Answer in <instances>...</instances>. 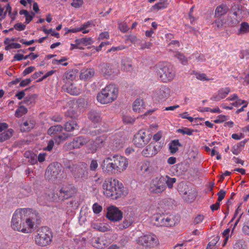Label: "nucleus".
<instances>
[{
	"mask_svg": "<svg viewBox=\"0 0 249 249\" xmlns=\"http://www.w3.org/2000/svg\"><path fill=\"white\" fill-rule=\"evenodd\" d=\"M116 173H121L125 171L128 166V160L124 157L119 155L113 156Z\"/></svg>",
	"mask_w": 249,
	"mask_h": 249,
	"instance_id": "obj_13",
	"label": "nucleus"
},
{
	"mask_svg": "<svg viewBox=\"0 0 249 249\" xmlns=\"http://www.w3.org/2000/svg\"><path fill=\"white\" fill-rule=\"evenodd\" d=\"M166 189L161 176L153 178L150 182L149 190L152 194L159 195Z\"/></svg>",
	"mask_w": 249,
	"mask_h": 249,
	"instance_id": "obj_8",
	"label": "nucleus"
},
{
	"mask_svg": "<svg viewBox=\"0 0 249 249\" xmlns=\"http://www.w3.org/2000/svg\"><path fill=\"white\" fill-rule=\"evenodd\" d=\"M151 134L146 129L140 130L135 135L133 142L136 146L142 147L146 145L151 139Z\"/></svg>",
	"mask_w": 249,
	"mask_h": 249,
	"instance_id": "obj_7",
	"label": "nucleus"
},
{
	"mask_svg": "<svg viewBox=\"0 0 249 249\" xmlns=\"http://www.w3.org/2000/svg\"><path fill=\"white\" fill-rule=\"evenodd\" d=\"M133 222V217L130 216H126L124 217L123 222L120 223L118 227L119 229L123 230L129 227Z\"/></svg>",
	"mask_w": 249,
	"mask_h": 249,
	"instance_id": "obj_30",
	"label": "nucleus"
},
{
	"mask_svg": "<svg viewBox=\"0 0 249 249\" xmlns=\"http://www.w3.org/2000/svg\"><path fill=\"white\" fill-rule=\"evenodd\" d=\"M108 126L107 124H105L104 128H95L93 130H90L89 134L92 136H95L98 134H100L101 132H107L108 130Z\"/></svg>",
	"mask_w": 249,
	"mask_h": 249,
	"instance_id": "obj_40",
	"label": "nucleus"
},
{
	"mask_svg": "<svg viewBox=\"0 0 249 249\" xmlns=\"http://www.w3.org/2000/svg\"><path fill=\"white\" fill-rule=\"evenodd\" d=\"M168 3L167 0H160L158 2L152 6V9L155 10L163 9L167 7Z\"/></svg>",
	"mask_w": 249,
	"mask_h": 249,
	"instance_id": "obj_35",
	"label": "nucleus"
},
{
	"mask_svg": "<svg viewBox=\"0 0 249 249\" xmlns=\"http://www.w3.org/2000/svg\"><path fill=\"white\" fill-rule=\"evenodd\" d=\"M137 241L139 244L148 248L156 247L159 244L157 236L152 233H149L141 236L138 238Z\"/></svg>",
	"mask_w": 249,
	"mask_h": 249,
	"instance_id": "obj_10",
	"label": "nucleus"
},
{
	"mask_svg": "<svg viewBox=\"0 0 249 249\" xmlns=\"http://www.w3.org/2000/svg\"><path fill=\"white\" fill-rule=\"evenodd\" d=\"M88 118L92 122L95 124L99 123L101 121L100 113L94 110H91L89 112Z\"/></svg>",
	"mask_w": 249,
	"mask_h": 249,
	"instance_id": "obj_29",
	"label": "nucleus"
},
{
	"mask_svg": "<svg viewBox=\"0 0 249 249\" xmlns=\"http://www.w3.org/2000/svg\"><path fill=\"white\" fill-rule=\"evenodd\" d=\"M21 209H17L13 214L11 226L15 230L23 233H31L30 230L23 218Z\"/></svg>",
	"mask_w": 249,
	"mask_h": 249,
	"instance_id": "obj_4",
	"label": "nucleus"
},
{
	"mask_svg": "<svg viewBox=\"0 0 249 249\" xmlns=\"http://www.w3.org/2000/svg\"><path fill=\"white\" fill-rule=\"evenodd\" d=\"M102 73L105 75H110L112 73V69L109 64H103L101 65Z\"/></svg>",
	"mask_w": 249,
	"mask_h": 249,
	"instance_id": "obj_39",
	"label": "nucleus"
},
{
	"mask_svg": "<svg viewBox=\"0 0 249 249\" xmlns=\"http://www.w3.org/2000/svg\"><path fill=\"white\" fill-rule=\"evenodd\" d=\"M225 195L226 191H224L223 190H220L217 193V201L220 202L221 201H222L224 198Z\"/></svg>",
	"mask_w": 249,
	"mask_h": 249,
	"instance_id": "obj_62",
	"label": "nucleus"
},
{
	"mask_svg": "<svg viewBox=\"0 0 249 249\" xmlns=\"http://www.w3.org/2000/svg\"><path fill=\"white\" fill-rule=\"evenodd\" d=\"M35 69V68L33 66H30L26 68L22 72V75L25 76L32 72H33Z\"/></svg>",
	"mask_w": 249,
	"mask_h": 249,
	"instance_id": "obj_64",
	"label": "nucleus"
},
{
	"mask_svg": "<svg viewBox=\"0 0 249 249\" xmlns=\"http://www.w3.org/2000/svg\"><path fill=\"white\" fill-rule=\"evenodd\" d=\"M133 109L135 112H142L143 110V102L141 99H136L133 104Z\"/></svg>",
	"mask_w": 249,
	"mask_h": 249,
	"instance_id": "obj_33",
	"label": "nucleus"
},
{
	"mask_svg": "<svg viewBox=\"0 0 249 249\" xmlns=\"http://www.w3.org/2000/svg\"><path fill=\"white\" fill-rule=\"evenodd\" d=\"M114 158L106 157L103 160L101 167L103 171L108 175L115 174L116 173L115 162H113Z\"/></svg>",
	"mask_w": 249,
	"mask_h": 249,
	"instance_id": "obj_14",
	"label": "nucleus"
},
{
	"mask_svg": "<svg viewBox=\"0 0 249 249\" xmlns=\"http://www.w3.org/2000/svg\"><path fill=\"white\" fill-rule=\"evenodd\" d=\"M107 217L112 221H119L123 218V213L117 207L111 206L107 208Z\"/></svg>",
	"mask_w": 249,
	"mask_h": 249,
	"instance_id": "obj_20",
	"label": "nucleus"
},
{
	"mask_svg": "<svg viewBox=\"0 0 249 249\" xmlns=\"http://www.w3.org/2000/svg\"><path fill=\"white\" fill-rule=\"evenodd\" d=\"M118 180L116 178H108L104 181L102 184V193L106 197L110 198Z\"/></svg>",
	"mask_w": 249,
	"mask_h": 249,
	"instance_id": "obj_11",
	"label": "nucleus"
},
{
	"mask_svg": "<svg viewBox=\"0 0 249 249\" xmlns=\"http://www.w3.org/2000/svg\"><path fill=\"white\" fill-rule=\"evenodd\" d=\"M95 71L93 69H83L81 71L80 78L86 80L91 78L94 74Z\"/></svg>",
	"mask_w": 249,
	"mask_h": 249,
	"instance_id": "obj_27",
	"label": "nucleus"
},
{
	"mask_svg": "<svg viewBox=\"0 0 249 249\" xmlns=\"http://www.w3.org/2000/svg\"><path fill=\"white\" fill-rule=\"evenodd\" d=\"M204 219V216L202 214L197 215L194 220V223L195 224H198L200 223Z\"/></svg>",
	"mask_w": 249,
	"mask_h": 249,
	"instance_id": "obj_61",
	"label": "nucleus"
},
{
	"mask_svg": "<svg viewBox=\"0 0 249 249\" xmlns=\"http://www.w3.org/2000/svg\"><path fill=\"white\" fill-rule=\"evenodd\" d=\"M242 231L246 235H249V220L244 223L242 228Z\"/></svg>",
	"mask_w": 249,
	"mask_h": 249,
	"instance_id": "obj_59",
	"label": "nucleus"
},
{
	"mask_svg": "<svg viewBox=\"0 0 249 249\" xmlns=\"http://www.w3.org/2000/svg\"><path fill=\"white\" fill-rule=\"evenodd\" d=\"M141 170L143 173L149 174L152 171V167L149 162L145 161L142 163Z\"/></svg>",
	"mask_w": 249,
	"mask_h": 249,
	"instance_id": "obj_38",
	"label": "nucleus"
},
{
	"mask_svg": "<svg viewBox=\"0 0 249 249\" xmlns=\"http://www.w3.org/2000/svg\"><path fill=\"white\" fill-rule=\"evenodd\" d=\"M76 76V73L75 71L72 70L66 71L63 76V80L67 82V81H73L75 79Z\"/></svg>",
	"mask_w": 249,
	"mask_h": 249,
	"instance_id": "obj_32",
	"label": "nucleus"
},
{
	"mask_svg": "<svg viewBox=\"0 0 249 249\" xmlns=\"http://www.w3.org/2000/svg\"><path fill=\"white\" fill-rule=\"evenodd\" d=\"M93 247L98 249H103L107 246V242L104 240L103 237H94L92 240Z\"/></svg>",
	"mask_w": 249,
	"mask_h": 249,
	"instance_id": "obj_26",
	"label": "nucleus"
},
{
	"mask_svg": "<svg viewBox=\"0 0 249 249\" xmlns=\"http://www.w3.org/2000/svg\"><path fill=\"white\" fill-rule=\"evenodd\" d=\"M98 167V163L97 160H92L89 165V169L91 171H95Z\"/></svg>",
	"mask_w": 249,
	"mask_h": 249,
	"instance_id": "obj_54",
	"label": "nucleus"
},
{
	"mask_svg": "<svg viewBox=\"0 0 249 249\" xmlns=\"http://www.w3.org/2000/svg\"><path fill=\"white\" fill-rule=\"evenodd\" d=\"M132 62L127 60H123L122 61V69L126 71H129L132 69Z\"/></svg>",
	"mask_w": 249,
	"mask_h": 249,
	"instance_id": "obj_43",
	"label": "nucleus"
},
{
	"mask_svg": "<svg viewBox=\"0 0 249 249\" xmlns=\"http://www.w3.org/2000/svg\"><path fill=\"white\" fill-rule=\"evenodd\" d=\"M114 190L112 195H111L110 197V199L112 200H117L121 198H124L128 194V189L119 180H118L117 185Z\"/></svg>",
	"mask_w": 249,
	"mask_h": 249,
	"instance_id": "obj_15",
	"label": "nucleus"
},
{
	"mask_svg": "<svg viewBox=\"0 0 249 249\" xmlns=\"http://www.w3.org/2000/svg\"><path fill=\"white\" fill-rule=\"evenodd\" d=\"M162 179L163 180V184L169 189H171L173 187V184L177 181L176 178H171L168 175L165 176H161Z\"/></svg>",
	"mask_w": 249,
	"mask_h": 249,
	"instance_id": "obj_28",
	"label": "nucleus"
},
{
	"mask_svg": "<svg viewBox=\"0 0 249 249\" xmlns=\"http://www.w3.org/2000/svg\"><path fill=\"white\" fill-rule=\"evenodd\" d=\"M21 47L20 44L18 43L12 42L10 45L6 46L5 49L6 51H9L13 49H19Z\"/></svg>",
	"mask_w": 249,
	"mask_h": 249,
	"instance_id": "obj_48",
	"label": "nucleus"
},
{
	"mask_svg": "<svg viewBox=\"0 0 249 249\" xmlns=\"http://www.w3.org/2000/svg\"><path fill=\"white\" fill-rule=\"evenodd\" d=\"M83 4V0H73L71 5L75 8H78L81 7Z\"/></svg>",
	"mask_w": 249,
	"mask_h": 249,
	"instance_id": "obj_52",
	"label": "nucleus"
},
{
	"mask_svg": "<svg viewBox=\"0 0 249 249\" xmlns=\"http://www.w3.org/2000/svg\"><path fill=\"white\" fill-rule=\"evenodd\" d=\"M93 211L95 213H99L102 210V207L97 203H94L92 206Z\"/></svg>",
	"mask_w": 249,
	"mask_h": 249,
	"instance_id": "obj_57",
	"label": "nucleus"
},
{
	"mask_svg": "<svg viewBox=\"0 0 249 249\" xmlns=\"http://www.w3.org/2000/svg\"><path fill=\"white\" fill-rule=\"evenodd\" d=\"M107 138V134H103L97 137L95 141H91L87 145V147L90 150V152L94 153L97 151L98 148L103 146Z\"/></svg>",
	"mask_w": 249,
	"mask_h": 249,
	"instance_id": "obj_17",
	"label": "nucleus"
},
{
	"mask_svg": "<svg viewBox=\"0 0 249 249\" xmlns=\"http://www.w3.org/2000/svg\"><path fill=\"white\" fill-rule=\"evenodd\" d=\"M75 188L71 185L63 186L57 194L58 198L61 200L67 199L72 196L75 192Z\"/></svg>",
	"mask_w": 249,
	"mask_h": 249,
	"instance_id": "obj_21",
	"label": "nucleus"
},
{
	"mask_svg": "<svg viewBox=\"0 0 249 249\" xmlns=\"http://www.w3.org/2000/svg\"><path fill=\"white\" fill-rule=\"evenodd\" d=\"M162 146L161 142H152L143 149L142 154L145 157H152L158 153Z\"/></svg>",
	"mask_w": 249,
	"mask_h": 249,
	"instance_id": "obj_12",
	"label": "nucleus"
},
{
	"mask_svg": "<svg viewBox=\"0 0 249 249\" xmlns=\"http://www.w3.org/2000/svg\"><path fill=\"white\" fill-rule=\"evenodd\" d=\"M34 124L33 123L31 122L29 123L28 122V121H25L23 123L22 126H21V130L22 131H25L30 129L31 128H32Z\"/></svg>",
	"mask_w": 249,
	"mask_h": 249,
	"instance_id": "obj_45",
	"label": "nucleus"
},
{
	"mask_svg": "<svg viewBox=\"0 0 249 249\" xmlns=\"http://www.w3.org/2000/svg\"><path fill=\"white\" fill-rule=\"evenodd\" d=\"M89 139L84 136H79L75 138L72 141L67 144V147L70 149L79 148L88 143Z\"/></svg>",
	"mask_w": 249,
	"mask_h": 249,
	"instance_id": "obj_22",
	"label": "nucleus"
},
{
	"mask_svg": "<svg viewBox=\"0 0 249 249\" xmlns=\"http://www.w3.org/2000/svg\"><path fill=\"white\" fill-rule=\"evenodd\" d=\"M195 75L197 79L201 81H209L211 80V79L206 78V74L204 73L196 72Z\"/></svg>",
	"mask_w": 249,
	"mask_h": 249,
	"instance_id": "obj_53",
	"label": "nucleus"
},
{
	"mask_svg": "<svg viewBox=\"0 0 249 249\" xmlns=\"http://www.w3.org/2000/svg\"><path fill=\"white\" fill-rule=\"evenodd\" d=\"M13 130L12 129H9L7 131L0 134V142H4L10 139L13 134Z\"/></svg>",
	"mask_w": 249,
	"mask_h": 249,
	"instance_id": "obj_37",
	"label": "nucleus"
},
{
	"mask_svg": "<svg viewBox=\"0 0 249 249\" xmlns=\"http://www.w3.org/2000/svg\"><path fill=\"white\" fill-rule=\"evenodd\" d=\"M178 132H180L182 134H186L189 136H191L193 134L194 130L185 127L184 129H178Z\"/></svg>",
	"mask_w": 249,
	"mask_h": 249,
	"instance_id": "obj_50",
	"label": "nucleus"
},
{
	"mask_svg": "<svg viewBox=\"0 0 249 249\" xmlns=\"http://www.w3.org/2000/svg\"><path fill=\"white\" fill-rule=\"evenodd\" d=\"M249 33V24L247 22H242L237 32V35L240 36Z\"/></svg>",
	"mask_w": 249,
	"mask_h": 249,
	"instance_id": "obj_34",
	"label": "nucleus"
},
{
	"mask_svg": "<svg viewBox=\"0 0 249 249\" xmlns=\"http://www.w3.org/2000/svg\"><path fill=\"white\" fill-rule=\"evenodd\" d=\"M231 151L234 155H238L240 153L242 149L240 148L239 146L237 145V144H235L231 147Z\"/></svg>",
	"mask_w": 249,
	"mask_h": 249,
	"instance_id": "obj_58",
	"label": "nucleus"
},
{
	"mask_svg": "<svg viewBox=\"0 0 249 249\" xmlns=\"http://www.w3.org/2000/svg\"><path fill=\"white\" fill-rule=\"evenodd\" d=\"M27 108L23 106H20L15 112V116L17 117H20L27 112Z\"/></svg>",
	"mask_w": 249,
	"mask_h": 249,
	"instance_id": "obj_42",
	"label": "nucleus"
},
{
	"mask_svg": "<svg viewBox=\"0 0 249 249\" xmlns=\"http://www.w3.org/2000/svg\"><path fill=\"white\" fill-rule=\"evenodd\" d=\"M156 74L163 83L172 81L175 77L176 71L174 67L170 63H159L154 67Z\"/></svg>",
	"mask_w": 249,
	"mask_h": 249,
	"instance_id": "obj_2",
	"label": "nucleus"
},
{
	"mask_svg": "<svg viewBox=\"0 0 249 249\" xmlns=\"http://www.w3.org/2000/svg\"><path fill=\"white\" fill-rule=\"evenodd\" d=\"M229 11V6L226 4H222L216 7L214 12V16L218 18L226 15Z\"/></svg>",
	"mask_w": 249,
	"mask_h": 249,
	"instance_id": "obj_25",
	"label": "nucleus"
},
{
	"mask_svg": "<svg viewBox=\"0 0 249 249\" xmlns=\"http://www.w3.org/2000/svg\"><path fill=\"white\" fill-rule=\"evenodd\" d=\"M123 120L125 124H133L135 122V118L126 115L123 116Z\"/></svg>",
	"mask_w": 249,
	"mask_h": 249,
	"instance_id": "obj_46",
	"label": "nucleus"
},
{
	"mask_svg": "<svg viewBox=\"0 0 249 249\" xmlns=\"http://www.w3.org/2000/svg\"><path fill=\"white\" fill-rule=\"evenodd\" d=\"M119 90L115 84L107 85L97 94L96 99L102 104H108L115 101L118 96Z\"/></svg>",
	"mask_w": 249,
	"mask_h": 249,
	"instance_id": "obj_1",
	"label": "nucleus"
},
{
	"mask_svg": "<svg viewBox=\"0 0 249 249\" xmlns=\"http://www.w3.org/2000/svg\"><path fill=\"white\" fill-rule=\"evenodd\" d=\"M230 92L231 89L229 87L222 88L216 93L213 94L210 99L214 102H219L226 98Z\"/></svg>",
	"mask_w": 249,
	"mask_h": 249,
	"instance_id": "obj_23",
	"label": "nucleus"
},
{
	"mask_svg": "<svg viewBox=\"0 0 249 249\" xmlns=\"http://www.w3.org/2000/svg\"><path fill=\"white\" fill-rule=\"evenodd\" d=\"M63 129V127L60 125H53L49 128L48 134L49 135L55 136L56 141H57V139H58L59 140L58 141V143H60L61 141H65L68 138L67 134H60Z\"/></svg>",
	"mask_w": 249,
	"mask_h": 249,
	"instance_id": "obj_16",
	"label": "nucleus"
},
{
	"mask_svg": "<svg viewBox=\"0 0 249 249\" xmlns=\"http://www.w3.org/2000/svg\"><path fill=\"white\" fill-rule=\"evenodd\" d=\"M67 60V58L65 57H63L60 59H53V64H61L63 66H66L68 65V62H65L64 63H62V62L66 61Z\"/></svg>",
	"mask_w": 249,
	"mask_h": 249,
	"instance_id": "obj_51",
	"label": "nucleus"
},
{
	"mask_svg": "<svg viewBox=\"0 0 249 249\" xmlns=\"http://www.w3.org/2000/svg\"><path fill=\"white\" fill-rule=\"evenodd\" d=\"M119 28L123 33L126 32L129 29L126 22L120 23L119 24Z\"/></svg>",
	"mask_w": 249,
	"mask_h": 249,
	"instance_id": "obj_56",
	"label": "nucleus"
},
{
	"mask_svg": "<svg viewBox=\"0 0 249 249\" xmlns=\"http://www.w3.org/2000/svg\"><path fill=\"white\" fill-rule=\"evenodd\" d=\"M127 47L124 45H120L117 47H112L107 51V53H109L111 52L119 51L124 50Z\"/></svg>",
	"mask_w": 249,
	"mask_h": 249,
	"instance_id": "obj_55",
	"label": "nucleus"
},
{
	"mask_svg": "<svg viewBox=\"0 0 249 249\" xmlns=\"http://www.w3.org/2000/svg\"><path fill=\"white\" fill-rule=\"evenodd\" d=\"M23 218H25V221L28 227L32 232L36 222H37L39 220V213L36 211L29 208L21 209Z\"/></svg>",
	"mask_w": 249,
	"mask_h": 249,
	"instance_id": "obj_6",
	"label": "nucleus"
},
{
	"mask_svg": "<svg viewBox=\"0 0 249 249\" xmlns=\"http://www.w3.org/2000/svg\"><path fill=\"white\" fill-rule=\"evenodd\" d=\"M77 127L76 122L74 120H71L65 124L64 128L66 131H71L76 129Z\"/></svg>",
	"mask_w": 249,
	"mask_h": 249,
	"instance_id": "obj_36",
	"label": "nucleus"
},
{
	"mask_svg": "<svg viewBox=\"0 0 249 249\" xmlns=\"http://www.w3.org/2000/svg\"><path fill=\"white\" fill-rule=\"evenodd\" d=\"M66 168L70 169L73 177L77 180H85L87 178L88 172L87 167L83 165H66Z\"/></svg>",
	"mask_w": 249,
	"mask_h": 249,
	"instance_id": "obj_9",
	"label": "nucleus"
},
{
	"mask_svg": "<svg viewBox=\"0 0 249 249\" xmlns=\"http://www.w3.org/2000/svg\"><path fill=\"white\" fill-rule=\"evenodd\" d=\"M153 220L159 226L173 227L179 222V217L173 213H162L153 215Z\"/></svg>",
	"mask_w": 249,
	"mask_h": 249,
	"instance_id": "obj_3",
	"label": "nucleus"
},
{
	"mask_svg": "<svg viewBox=\"0 0 249 249\" xmlns=\"http://www.w3.org/2000/svg\"><path fill=\"white\" fill-rule=\"evenodd\" d=\"M34 97L33 96L31 95L26 97L24 100V103L27 104V105H30L32 104L34 102Z\"/></svg>",
	"mask_w": 249,
	"mask_h": 249,
	"instance_id": "obj_63",
	"label": "nucleus"
},
{
	"mask_svg": "<svg viewBox=\"0 0 249 249\" xmlns=\"http://www.w3.org/2000/svg\"><path fill=\"white\" fill-rule=\"evenodd\" d=\"M82 85L71 84L66 89V91L72 95H78L82 92Z\"/></svg>",
	"mask_w": 249,
	"mask_h": 249,
	"instance_id": "obj_24",
	"label": "nucleus"
},
{
	"mask_svg": "<svg viewBox=\"0 0 249 249\" xmlns=\"http://www.w3.org/2000/svg\"><path fill=\"white\" fill-rule=\"evenodd\" d=\"M169 145V149L172 154H174L178 151V146H182L178 139L173 140Z\"/></svg>",
	"mask_w": 249,
	"mask_h": 249,
	"instance_id": "obj_31",
	"label": "nucleus"
},
{
	"mask_svg": "<svg viewBox=\"0 0 249 249\" xmlns=\"http://www.w3.org/2000/svg\"><path fill=\"white\" fill-rule=\"evenodd\" d=\"M170 93V89L168 87L161 85L155 90L153 97L159 101H164L169 97Z\"/></svg>",
	"mask_w": 249,
	"mask_h": 249,
	"instance_id": "obj_19",
	"label": "nucleus"
},
{
	"mask_svg": "<svg viewBox=\"0 0 249 249\" xmlns=\"http://www.w3.org/2000/svg\"><path fill=\"white\" fill-rule=\"evenodd\" d=\"M229 117L225 115H220L217 116V118L213 121L216 124L221 123L228 120Z\"/></svg>",
	"mask_w": 249,
	"mask_h": 249,
	"instance_id": "obj_49",
	"label": "nucleus"
},
{
	"mask_svg": "<svg viewBox=\"0 0 249 249\" xmlns=\"http://www.w3.org/2000/svg\"><path fill=\"white\" fill-rule=\"evenodd\" d=\"M53 233L51 229L46 226L41 227L36 232L35 241L36 245L40 247H45L51 244L52 242Z\"/></svg>",
	"mask_w": 249,
	"mask_h": 249,
	"instance_id": "obj_5",
	"label": "nucleus"
},
{
	"mask_svg": "<svg viewBox=\"0 0 249 249\" xmlns=\"http://www.w3.org/2000/svg\"><path fill=\"white\" fill-rule=\"evenodd\" d=\"M14 28L18 31H23L26 28V25L20 22L15 24Z\"/></svg>",
	"mask_w": 249,
	"mask_h": 249,
	"instance_id": "obj_60",
	"label": "nucleus"
},
{
	"mask_svg": "<svg viewBox=\"0 0 249 249\" xmlns=\"http://www.w3.org/2000/svg\"><path fill=\"white\" fill-rule=\"evenodd\" d=\"M175 57L184 65H186L188 62L187 58L182 53L177 52Z\"/></svg>",
	"mask_w": 249,
	"mask_h": 249,
	"instance_id": "obj_44",
	"label": "nucleus"
},
{
	"mask_svg": "<svg viewBox=\"0 0 249 249\" xmlns=\"http://www.w3.org/2000/svg\"><path fill=\"white\" fill-rule=\"evenodd\" d=\"M43 31L44 33L47 34H51L52 36H55L56 38H59L60 37L59 34L57 32H56L53 31V29L51 28L50 29H47L46 28L43 29Z\"/></svg>",
	"mask_w": 249,
	"mask_h": 249,
	"instance_id": "obj_47",
	"label": "nucleus"
},
{
	"mask_svg": "<svg viewBox=\"0 0 249 249\" xmlns=\"http://www.w3.org/2000/svg\"><path fill=\"white\" fill-rule=\"evenodd\" d=\"M77 44H81L85 46L91 45L93 43V41L91 37H83L76 40Z\"/></svg>",
	"mask_w": 249,
	"mask_h": 249,
	"instance_id": "obj_41",
	"label": "nucleus"
},
{
	"mask_svg": "<svg viewBox=\"0 0 249 249\" xmlns=\"http://www.w3.org/2000/svg\"><path fill=\"white\" fill-rule=\"evenodd\" d=\"M61 171V165L60 163H56L49 165L45 172V178L50 179L57 178V176Z\"/></svg>",
	"mask_w": 249,
	"mask_h": 249,
	"instance_id": "obj_18",
	"label": "nucleus"
}]
</instances>
